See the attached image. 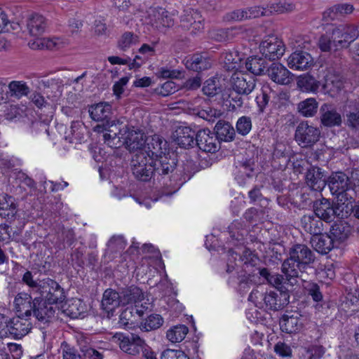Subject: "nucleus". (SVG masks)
Listing matches in <instances>:
<instances>
[{
  "instance_id": "obj_64",
  "label": "nucleus",
  "mask_w": 359,
  "mask_h": 359,
  "mask_svg": "<svg viewBox=\"0 0 359 359\" xmlns=\"http://www.w3.org/2000/svg\"><path fill=\"white\" fill-rule=\"evenodd\" d=\"M325 348L321 345H312L308 348L309 359H321L325 353Z\"/></svg>"
},
{
  "instance_id": "obj_61",
  "label": "nucleus",
  "mask_w": 359,
  "mask_h": 359,
  "mask_svg": "<svg viewBox=\"0 0 359 359\" xmlns=\"http://www.w3.org/2000/svg\"><path fill=\"white\" fill-rule=\"evenodd\" d=\"M198 115L199 117L209 122H214L215 118L221 115V113L219 110L208 107L207 109L199 110L198 111Z\"/></svg>"
},
{
  "instance_id": "obj_56",
  "label": "nucleus",
  "mask_w": 359,
  "mask_h": 359,
  "mask_svg": "<svg viewBox=\"0 0 359 359\" xmlns=\"http://www.w3.org/2000/svg\"><path fill=\"white\" fill-rule=\"evenodd\" d=\"M219 80L217 78L209 79L204 83L202 90L203 93L209 97H213L220 92Z\"/></svg>"
},
{
  "instance_id": "obj_36",
  "label": "nucleus",
  "mask_w": 359,
  "mask_h": 359,
  "mask_svg": "<svg viewBox=\"0 0 359 359\" xmlns=\"http://www.w3.org/2000/svg\"><path fill=\"white\" fill-rule=\"evenodd\" d=\"M27 27L30 35L38 36L42 34L46 27L45 18L39 14L32 15L27 20Z\"/></svg>"
},
{
  "instance_id": "obj_8",
  "label": "nucleus",
  "mask_w": 359,
  "mask_h": 359,
  "mask_svg": "<svg viewBox=\"0 0 359 359\" xmlns=\"http://www.w3.org/2000/svg\"><path fill=\"white\" fill-rule=\"evenodd\" d=\"M167 142L161 137L154 135L151 137L147 138V141L143 150L138 151L139 153H146L151 159H161L165 157L174 163V170H176L177 161L175 158H172L169 154L163 152V149H166Z\"/></svg>"
},
{
  "instance_id": "obj_5",
  "label": "nucleus",
  "mask_w": 359,
  "mask_h": 359,
  "mask_svg": "<svg viewBox=\"0 0 359 359\" xmlns=\"http://www.w3.org/2000/svg\"><path fill=\"white\" fill-rule=\"evenodd\" d=\"M313 213L326 223H330L335 217H347L351 208L344 203L334 204L330 200L323 198L316 200L313 205Z\"/></svg>"
},
{
  "instance_id": "obj_33",
  "label": "nucleus",
  "mask_w": 359,
  "mask_h": 359,
  "mask_svg": "<svg viewBox=\"0 0 359 359\" xmlns=\"http://www.w3.org/2000/svg\"><path fill=\"white\" fill-rule=\"evenodd\" d=\"M44 84L46 86L45 93L47 97L53 102H59L62 95L63 81L60 79H49L44 81Z\"/></svg>"
},
{
  "instance_id": "obj_37",
  "label": "nucleus",
  "mask_w": 359,
  "mask_h": 359,
  "mask_svg": "<svg viewBox=\"0 0 359 359\" xmlns=\"http://www.w3.org/2000/svg\"><path fill=\"white\" fill-rule=\"evenodd\" d=\"M345 112L347 125L352 128H359V100H348Z\"/></svg>"
},
{
  "instance_id": "obj_57",
  "label": "nucleus",
  "mask_w": 359,
  "mask_h": 359,
  "mask_svg": "<svg viewBox=\"0 0 359 359\" xmlns=\"http://www.w3.org/2000/svg\"><path fill=\"white\" fill-rule=\"evenodd\" d=\"M236 130L241 135H248L252 129V121L249 116H243L238 118L236 123Z\"/></svg>"
},
{
  "instance_id": "obj_52",
  "label": "nucleus",
  "mask_w": 359,
  "mask_h": 359,
  "mask_svg": "<svg viewBox=\"0 0 359 359\" xmlns=\"http://www.w3.org/2000/svg\"><path fill=\"white\" fill-rule=\"evenodd\" d=\"M20 231L13 230V228L7 224L0 225V241H7L11 238L17 242L21 241Z\"/></svg>"
},
{
  "instance_id": "obj_38",
  "label": "nucleus",
  "mask_w": 359,
  "mask_h": 359,
  "mask_svg": "<svg viewBox=\"0 0 359 359\" xmlns=\"http://www.w3.org/2000/svg\"><path fill=\"white\" fill-rule=\"evenodd\" d=\"M268 63L266 60L257 56L250 57L245 61V68L254 75L259 76L266 73Z\"/></svg>"
},
{
  "instance_id": "obj_59",
  "label": "nucleus",
  "mask_w": 359,
  "mask_h": 359,
  "mask_svg": "<svg viewBox=\"0 0 359 359\" xmlns=\"http://www.w3.org/2000/svg\"><path fill=\"white\" fill-rule=\"evenodd\" d=\"M143 300H138L135 306H133L135 313L140 319H142L144 314H147L153 309V305L149 302V299L142 302Z\"/></svg>"
},
{
  "instance_id": "obj_23",
  "label": "nucleus",
  "mask_w": 359,
  "mask_h": 359,
  "mask_svg": "<svg viewBox=\"0 0 359 359\" xmlns=\"http://www.w3.org/2000/svg\"><path fill=\"white\" fill-rule=\"evenodd\" d=\"M231 80L233 90L238 94L249 95L255 87V79L248 74H235Z\"/></svg>"
},
{
  "instance_id": "obj_62",
  "label": "nucleus",
  "mask_w": 359,
  "mask_h": 359,
  "mask_svg": "<svg viewBox=\"0 0 359 359\" xmlns=\"http://www.w3.org/2000/svg\"><path fill=\"white\" fill-rule=\"evenodd\" d=\"M318 46L323 52H329L334 50L331 34L326 33L322 35L318 41Z\"/></svg>"
},
{
  "instance_id": "obj_21",
  "label": "nucleus",
  "mask_w": 359,
  "mask_h": 359,
  "mask_svg": "<svg viewBox=\"0 0 359 359\" xmlns=\"http://www.w3.org/2000/svg\"><path fill=\"white\" fill-rule=\"evenodd\" d=\"M304 318L299 313L285 314L280 320V327L282 332L292 334L297 333L304 326Z\"/></svg>"
},
{
  "instance_id": "obj_7",
  "label": "nucleus",
  "mask_w": 359,
  "mask_h": 359,
  "mask_svg": "<svg viewBox=\"0 0 359 359\" xmlns=\"http://www.w3.org/2000/svg\"><path fill=\"white\" fill-rule=\"evenodd\" d=\"M331 36L334 50L348 48L359 36V32L353 25H339L332 29Z\"/></svg>"
},
{
  "instance_id": "obj_45",
  "label": "nucleus",
  "mask_w": 359,
  "mask_h": 359,
  "mask_svg": "<svg viewBox=\"0 0 359 359\" xmlns=\"http://www.w3.org/2000/svg\"><path fill=\"white\" fill-rule=\"evenodd\" d=\"M24 283L27 285V286L31 290L29 294L24 292V302L26 300H33L34 297L38 296L39 294V291H40L41 288V281L38 283L37 281L33 280V276L31 272L27 271L24 273Z\"/></svg>"
},
{
  "instance_id": "obj_13",
  "label": "nucleus",
  "mask_w": 359,
  "mask_h": 359,
  "mask_svg": "<svg viewBox=\"0 0 359 359\" xmlns=\"http://www.w3.org/2000/svg\"><path fill=\"white\" fill-rule=\"evenodd\" d=\"M326 184L332 195L343 197L344 194L351 188V182L349 177L342 172L332 173L326 180Z\"/></svg>"
},
{
  "instance_id": "obj_50",
  "label": "nucleus",
  "mask_w": 359,
  "mask_h": 359,
  "mask_svg": "<svg viewBox=\"0 0 359 359\" xmlns=\"http://www.w3.org/2000/svg\"><path fill=\"white\" fill-rule=\"evenodd\" d=\"M318 103L315 98H307L298 104V110L304 116H313L318 109Z\"/></svg>"
},
{
  "instance_id": "obj_35",
  "label": "nucleus",
  "mask_w": 359,
  "mask_h": 359,
  "mask_svg": "<svg viewBox=\"0 0 359 359\" xmlns=\"http://www.w3.org/2000/svg\"><path fill=\"white\" fill-rule=\"evenodd\" d=\"M90 116L95 121H108L111 114V106L106 102H100L89 109Z\"/></svg>"
},
{
  "instance_id": "obj_32",
  "label": "nucleus",
  "mask_w": 359,
  "mask_h": 359,
  "mask_svg": "<svg viewBox=\"0 0 359 359\" xmlns=\"http://www.w3.org/2000/svg\"><path fill=\"white\" fill-rule=\"evenodd\" d=\"M120 305H121L120 292H116L112 289L106 290L102 300L103 309L109 313Z\"/></svg>"
},
{
  "instance_id": "obj_47",
  "label": "nucleus",
  "mask_w": 359,
  "mask_h": 359,
  "mask_svg": "<svg viewBox=\"0 0 359 359\" xmlns=\"http://www.w3.org/2000/svg\"><path fill=\"white\" fill-rule=\"evenodd\" d=\"M330 236L332 239H336L340 242H344L350 236V226L342 222L334 224L330 231Z\"/></svg>"
},
{
  "instance_id": "obj_27",
  "label": "nucleus",
  "mask_w": 359,
  "mask_h": 359,
  "mask_svg": "<svg viewBox=\"0 0 359 359\" xmlns=\"http://www.w3.org/2000/svg\"><path fill=\"white\" fill-rule=\"evenodd\" d=\"M301 226L308 233L315 236L323 231L324 222L313 212L304 215L301 218Z\"/></svg>"
},
{
  "instance_id": "obj_40",
  "label": "nucleus",
  "mask_w": 359,
  "mask_h": 359,
  "mask_svg": "<svg viewBox=\"0 0 359 359\" xmlns=\"http://www.w3.org/2000/svg\"><path fill=\"white\" fill-rule=\"evenodd\" d=\"M17 213L16 205L12 196H6L0 200V216L7 219H13Z\"/></svg>"
},
{
  "instance_id": "obj_63",
  "label": "nucleus",
  "mask_w": 359,
  "mask_h": 359,
  "mask_svg": "<svg viewBox=\"0 0 359 359\" xmlns=\"http://www.w3.org/2000/svg\"><path fill=\"white\" fill-rule=\"evenodd\" d=\"M161 359H189V358L180 350L167 349L162 353Z\"/></svg>"
},
{
  "instance_id": "obj_29",
  "label": "nucleus",
  "mask_w": 359,
  "mask_h": 359,
  "mask_svg": "<svg viewBox=\"0 0 359 359\" xmlns=\"http://www.w3.org/2000/svg\"><path fill=\"white\" fill-rule=\"evenodd\" d=\"M123 140L126 147L130 151L142 150V148L144 147L147 141L143 133L134 130L128 131Z\"/></svg>"
},
{
  "instance_id": "obj_54",
  "label": "nucleus",
  "mask_w": 359,
  "mask_h": 359,
  "mask_svg": "<svg viewBox=\"0 0 359 359\" xmlns=\"http://www.w3.org/2000/svg\"><path fill=\"white\" fill-rule=\"evenodd\" d=\"M293 8L294 5L288 0H276L268 7L269 15L290 11Z\"/></svg>"
},
{
  "instance_id": "obj_39",
  "label": "nucleus",
  "mask_w": 359,
  "mask_h": 359,
  "mask_svg": "<svg viewBox=\"0 0 359 359\" xmlns=\"http://www.w3.org/2000/svg\"><path fill=\"white\" fill-rule=\"evenodd\" d=\"M229 233L230 236L229 242L234 244L235 242L241 243L245 240L248 235V230L241 221L236 219L229 225Z\"/></svg>"
},
{
  "instance_id": "obj_43",
  "label": "nucleus",
  "mask_w": 359,
  "mask_h": 359,
  "mask_svg": "<svg viewBox=\"0 0 359 359\" xmlns=\"http://www.w3.org/2000/svg\"><path fill=\"white\" fill-rule=\"evenodd\" d=\"M236 29L234 27L226 29H214L209 32L210 39L218 42H226L232 40L236 34Z\"/></svg>"
},
{
  "instance_id": "obj_6",
  "label": "nucleus",
  "mask_w": 359,
  "mask_h": 359,
  "mask_svg": "<svg viewBox=\"0 0 359 359\" xmlns=\"http://www.w3.org/2000/svg\"><path fill=\"white\" fill-rule=\"evenodd\" d=\"M227 256L226 271L228 273L234 271L237 272L239 267L244 266L245 269L248 266H255L259 261L258 257L246 248H239L238 250L231 249Z\"/></svg>"
},
{
  "instance_id": "obj_51",
  "label": "nucleus",
  "mask_w": 359,
  "mask_h": 359,
  "mask_svg": "<svg viewBox=\"0 0 359 359\" xmlns=\"http://www.w3.org/2000/svg\"><path fill=\"white\" fill-rule=\"evenodd\" d=\"M188 331V327L184 325H176L168 330L166 337L172 343L180 342L185 338Z\"/></svg>"
},
{
  "instance_id": "obj_19",
  "label": "nucleus",
  "mask_w": 359,
  "mask_h": 359,
  "mask_svg": "<svg viewBox=\"0 0 359 359\" xmlns=\"http://www.w3.org/2000/svg\"><path fill=\"white\" fill-rule=\"evenodd\" d=\"M320 122L325 127L332 128L340 126L342 117L334 106L324 103L320 108Z\"/></svg>"
},
{
  "instance_id": "obj_49",
  "label": "nucleus",
  "mask_w": 359,
  "mask_h": 359,
  "mask_svg": "<svg viewBox=\"0 0 359 359\" xmlns=\"http://www.w3.org/2000/svg\"><path fill=\"white\" fill-rule=\"evenodd\" d=\"M86 306L81 299H73L68 304L65 311L67 314L72 318H79L83 317L86 312Z\"/></svg>"
},
{
  "instance_id": "obj_24",
  "label": "nucleus",
  "mask_w": 359,
  "mask_h": 359,
  "mask_svg": "<svg viewBox=\"0 0 359 359\" xmlns=\"http://www.w3.org/2000/svg\"><path fill=\"white\" fill-rule=\"evenodd\" d=\"M259 273L262 277L266 280L269 284L278 289L280 292H281V290L288 291L286 287V285L293 286L297 284L292 283L291 281L289 280V278H287L284 273L283 275L271 273L266 268L259 269Z\"/></svg>"
},
{
  "instance_id": "obj_20",
  "label": "nucleus",
  "mask_w": 359,
  "mask_h": 359,
  "mask_svg": "<svg viewBox=\"0 0 359 359\" xmlns=\"http://www.w3.org/2000/svg\"><path fill=\"white\" fill-rule=\"evenodd\" d=\"M288 67L297 71H304L310 68L313 64L311 55L303 50L293 52L287 58Z\"/></svg>"
},
{
  "instance_id": "obj_4",
  "label": "nucleus",
  "mask_w": 359,
  "mask_h": 359,
  "mask_svg": "<svg viewBox=\"0 0 359 359\" xmlns=\"http://www.w3.org/2000/svg\"><path fill=\"white\" fill-rule=\"evenodd\" d=\"M114 338L123 352L132 355H137L142 352L145 359H156L154 352L137 334L116 333Z\"/></svg>"
},
{
  "instance_id": "obj_14",
  "label": "nucleus",
  "mask_w": 359,
  "mask_h": 359,
  "mask_svg": "<svg viewBox=\"0 0 359 359\" xmlns=\"http://www.w3.org/2000/svg\"><path fill=\"white\" fill-rule=\"evenodd\" d=\"M195 139V144L204 152L215 153L219 148V142L215 133L208 128L199 130Z\"/></svg>"
},
{
  "instance_id": "obj_26",
  "label": "nucleus",
  "mask_w": 359,
  "mask_h": 359,
  "mask_svg": "<svg viewBox=\"0 0 359 359\" xmlns=\"http://www.w3.org/2000/svg\"><path fill=\"white\" fill-rule=\"evenodd\" d=\"M185 66L189 70L200 72L209 69L212 62L205 54L196 53L187 57Z\"/></svg>"
},
{
  "instance_id": "obj_9",
  "label": "nucleus",
  "mask_w": 359,
  "mask_h": 359,
  "mask_svg": "<svg viewBox=\"0 0 359 359\" xmlns=\"http://www.w3.org/2000/svg\"><path fill=\"white\" fill-rule=\"evenodd\" d=\"M294 137L299 145L309 147L319 140L320 131L318 128L309 125L307 121H302L297 126Z\"/></svg>"
},
{
  "instance_id": "obj_18",
  "label": "nucleus",
  "mask_w": 359,
  "mask_h": 359,
  "mask_svg": "<svg viewBox=\"0 0 359 359\" xmlns=\"http://www.w3.org/2000/svg\"><path fill=\"white\" fill-rule=\"evenodd\" d=\"M149 23L155 29L163 32L165 29L171 27L174 20L168 12L162 8H151L149 13Z\"/></svg>"
},
{
  "instance_id": "obj_48",
  "label": "nucleus",
  "mask_w": 359,
  "mask_h": 359,
  "mask_svg": "<svg viewBox=\"0 0 359 359\" xmlns=\"http://www.w3.org/2000/svg\"><path fill=\"white\" fill-rule=\"evenodd\" d=\"M224 67L227 71H233L240 67L241 57L236 51H229L222 53Z\"/></svg>"
},
{
  "instance_id": "obj_44",
  "label": "nucleus",
  "mask_w": 359,
  "mask_h": 359,
  "mask_svg": "<svg viewBox=\"0 0 359 359\" xmlns=\"http://www.w3.org/2000/svg\"><path fill=\"white\" fill-rule=\"evenodd\" d=\"M343 87V82L337 76H327L323 85L324 92L331 97H334Z\"/></svg>"
},
{
  "instance_id": "obj_31",
  "label": "nucleus",
  "mask_w": 359,
  "mask_h": 359,
  "mask_svg": "<svg viewBox=\"0 0 359 359\" xmlns=\"http://www.w3.org/2000/svg\"><path fill=\"white\" fill-rule=\"evenodd\" d=\"M215 137L218 141L231 142L235 137V130L227 121L219 120L214 128Z\"/></svg>"
},
{
  "instance_id": "obj_60",
  "label": "nucleus",
  "mask_w": 359,
  "mask_h": 359,
  "mask_svg": "<svg viewBox=\"0 0 359 359\" xmlns=\"http://www.w3.org/2000/svg\"><path fill=\"white\" fill-rule=\"evenodd\" d=\"M8 87V91L6 93L7 100L9 97L20 99L22 96V83L20 81H11Z\"/></svg>"
},
{
  "instance_id": "obj_46",
  "label": "nucleus",
  "mask_w": 359,
  "mask_h": 359,
  "mask_svg": "<svg viewBox=\"0 0 359 359\" xmlns=\"http://www.w3.org/2000/svg\"><path fill=\"white\" fill-rule=\"evenodd\" d=\"M139 319L133 307L130 306L125 309L120 314L119 323L125 327L132 328L137 325Z\"/></svg>"
},
{
  "instance_id": "obj_1",
  "label": "nucleus",
  "mask_w": 359,
  "mask_h": 359,
  "mask_svg": "<svg viewBox=\"0 0 359 359\" xmlns=\"http://www.w3.org/2000/svg\"><path fill=\"white\" fill-rule=\"evenodd\" d=\"M146 153L135 152L130 162V170L135 178L141 182L152 181L165 187L175 188L182 184L175 177L174 163L165 157L156 161Z\"/></svg>"
},
{
  "instance_id": "obj_3",
  "label": "nucleus",
  "mask_w": 359,
  "mask_h": 359,
  "mask_svg": "<svg viewBox=\"0 0 359 359\" xmlns=\"http://www.w3.org/2000/svg\"><path fill=\"white\" fill-rule=\"evenodd\" d=\"M290 294L288 291L263 292L256 288L250 292L248 300L253 302L257 307L270 311L282 310L289 304Z\"/></svg>"
},
{
  "instance_id": "obj_41",
  "label": "nucleus",
  "mask_w": 359,
  "mask_h": 359,
  "mask_svg": "<svg viewBox=\"0 0 359 359\" xmlns=\"http://www.w3.org/2000/svg\"><path fill=\"white\" fill-rule=\"evenodd\" d=\"M297 86L302 91L316 93L320 86V83L313 76L304 74L299 77Z\"/></svg>"
},
{
  "instance_id": "obj_17",
  "label": "nucleus",
  "mask_w": 359,
  "mask_h": 359,
  "mask_svg": "<svg viewBox=\"0 0 359 359\" xmlns=\"http://www.w3.org/2000/svg\"><path fill=\"white\" fill-rule=\"evenodd\" d=\"M260 51L269 60L280 58L285 53L283 43L275 36H269L260 45Z\"/></svg>"
},
{
  "instance_id": "obj_53",
  "label": "nucleus",
  "mask_w": 359,
  "mask_h": 359,
  "mask_svg": "<svg viewBox=\"0 0 359 359\" xmlns=\"http://www.w3.org/2000/svg\"><path fill=\"white\" fill-rule=\"evenodd\" d=\"M273 93V90L269 84L263 85L261 93L256 97V102L260 111H264L271 98V94Z\"/></svg>"
},
{
  "instance_id": "obj_34",
  "label": "nucleus",
  "mask_w": 359,
  "mask_h": 359,
  "mask_svg": "<svg viewBox=\"0 0 359 359\" xmlns=\"http://www.w3.org/2000/svg\"><path fill=\"white\" fill-rule=\"evenodd\" d=\"M121 305L135 304L138 300H144V294L142 290L134 285L122 289L120 291Z\"/></svg>"
},
{
  "instance_id": "obj_55",
  "label": "nucleus",
  "mask_w": 359,
  "mask_h": 359,
  "mask_svg": "<svg viewBox=\"0 0 359 359\" xmlns=\"http://www.w3.org/2000/svg\"><path fill=\"white\" fill-rule=\"evenodd\" d=\"M107 246V253H116L125 249L126 242L122 236H114L109 241Z\"/></svg>"
},
{
  "instance_id": "obj_15",
  "label": "nucleus",
  "mask_w": 359,
  "mask_h": 359,
  "mask_svg": "<svg viewBox=\"0 0 359 359\" xmlns=\"http://www.w3.org/2000/svg\"><path fill=\"white\" fill-rule=\"evenodd\" d=\"M11 334L15 339L22 337V323L18 318L8 319L7 316L0 313V338L6 337Z\"/></svg>"
},
{
  "instance_id": "obj_2",
  "label": "nucleus",
  "mask_w": 359,
  "mask_h": 359,
  "mask_svg": "<svg viewBox=\"0 0 359 359\" xmlns=\"http://www.w3.org/2000/svg\"><path fill=\"white\" fill-rule=\"evenodd\" d=\"M315 260L314 252L306 245L295 244L290 248L288 257L283 262L281 271L292 283H297L299 273L313 264Z\"/></svg>"
},
{
  "instance_id": "obj_58",
  "label": "nucleus",
  "mask_w": 359,
  "mask_h": 359,
  "mask_svg": "<svg viewBox=\"0 0 359 359\" xmlns=\"http://www.w3.org/2000/svg\"><path fill=\"white\" fill-rule=\"evenodd\" d=\"M178 90V86L172 81H167L156 88L157 94L163 97L168 96Z\"/></svg>"
},
{
  "instance_id": "obj_42",
  "label": "nucleus",
  "mask_w": 359,
  "mask_h": 359,
  "mask_svg": "<svg viewBox=\"0 0 359 359\" xmlns=\"http://www.w3.org/2000/svg\"><path fill=\"white\" fill-rule=\"evenodd\" d=\"M163 318L161 315L152 313L148 316L140 323L139 327L142 331L149 332L157 330L163 324Z\"/></svg>"
},
{
  "instance_id": "obj_11",
  "label": "nucleus",
  "mask_w": 359,
  "mask_h": 359,
  "mask_svg": "<svg viewBox=\"0 0 359 359\" xmlns=\"http://www.w3.org/2000/svg\"><path fill=\"white\" fill-rule=\"evenodd\" d=\"M41 287L38 297H41V299L42 297H45L48 304H57L64 300V290L54 280L50 278L43 280Z\"/></svg>"
},
{
  "instance_id": "obj_25",
  "label": "nucleus",
  "mask_w": 359,
  "mask_h": 359,
  "mask_svg": "<svg viewBox=\"0 0 359 359\" xmlns=\"http://www.w3.org/2000/svg\"><path fill=\"white\" fill-rule=\"evenodd\" d=\"M196 133L188 126L178 127L173 134L174 140L180 147L188 149L196 143Z\"/></svg>"
},
{
  "instance_id": "obj_28",
  "label": "nucleus",
  "mask_w": 359,
  "mask_h": 359,
  "mask_svg": "<svg viewBox=\"0 0 359 359\" xmlns=\"http://www.w3.org/2000/svg\"><path fill=\"white\" fill-rule=\"evenodd\" d=\"M306 184L313 190L319 191L326 185V180L321 171V168L312 166L306 173Z\"/></svg>"
},
{
  "instance_id": "obj_10",
  "label": "nucleus",
  "mask_w": 359,
  "mask_h": 359,
  "mask_svg": "<svg viewBox=\"0 0 359 359\" xmlns=\"http://www.w3.org/2000/svg\"><path fill=\"white\" fill-rule=\"evenodd\" d=\"M126 126L116 123L114 121H107L103 124V140L104 142L111 148L119 147L122 143L121 139L124 138L126 133Z\"/></svg>"
},
{
  "instance_id": "obj_22",
  "label": "nucleus",
  "mask_w": 359,
  "mask_h": 359,
  "mask_svg": "<svg viewBox=\"0 0 359 359\" xmlns=\"http://www.w3.org/2000/svg\"><path fill=\"white\" fill-rule=\"evenodd\" d=\"M266 74L277 84L288 85L292 81L291 72L280 63H272L268 67Z\"/></svg>"
},
{
  "instance_id": "obj_30",
  "label": "nucleus",
  "mask_w": 359,
  "mask_h": 359,
  "mask_svg": "<svg viewBox=\"0 0 359 359\" xmlns=\"http://www.w3.org/2000/svg\"><path fill=\"white\" fill-rule=\"evenodd\" d=\"M312 247L316 251L321 254H327L334 248L332 238L327 234H318L313 236L311 240Z\"/></svg>"
},
{
  "instance_id": "obj_12",
  "label": "nucleus",
  "mask_w": 359,
  "mask_h": 359,
  "mask_svg": "<svg viewBox=\"0 0 359 359\" xmlns=\"http://www.w3.org/2000/svg\"><path fill=\"white\" fill-rule=\"evenodd\" d=\"M44 304L42 303L41 297L34 296L33 302L28 301L27 306H25V302H24V309H25L24 315L28 317L33 313L39 320L48 321L50 318L53 316L55 311L51 306H47Z\"/></svg>"
},
{
  "instance_id": "obj_16",
  "label": "nucleus",
  "mask_w": 359,
  "mask_h": 359,
  "mask_svg": "<svg viewBox=\"0 0 359 359\" xmlns=\"http://www.w3.org/2000/svg\"><path fill=\"white\" fill-rule=\"evenodd\" d=\"M203 21L204 19L197 10L189 8L181 17L180 26L184 29L190 30L192 34H196L203 29Z\"/></svg>"
}]
</instances>
